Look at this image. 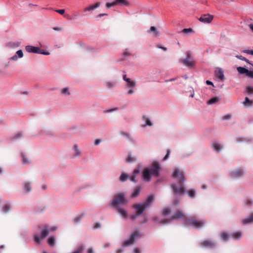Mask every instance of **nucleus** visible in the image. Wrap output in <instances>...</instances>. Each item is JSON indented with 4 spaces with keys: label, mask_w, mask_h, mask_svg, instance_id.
Wrapping results in <instances>:
<instances>
[{
    "label": "nucleus",
    "mask_w": 253,
    "mask_h": 253,
    "mask_svg": "<svg viewBox=\"0 0 253 253\" xmlns=\"http://www.w3.org/2000/svg\"><path fill=\"white\" fill-rule=\"evenodd\" d=\"M38 54H43L45 55H48L50 54V53L48 51H44L43 49H42L40 48L39 52Z\"/></svg>",
    "instance_id": "nucleus-49"
},
{
    "label": "nucleus",
    "mask_w": 253,
    "mask_h": 253,
    "mask_svg": "<svg viewBox=\"0 0 253 253\" xmlns=\"http://www.w3.org/2000/svg\"><path fill=\"white\" fill-rule=\"evenodd\" d=\"M83 216V215L77 216L74 219V221L75 222H79L81 220V219L82 218Z\"/></svg>",
    "instance_id": "nucleus-50"
},
{
    "label": "nucleus",
    "mask_w": 253,
    "mask_h": 253,
    "mask_svg": "<svg viewBox=\"0 0 253 253\" xmlns=\"http://www.w3.org/2000/svg\"><path fill=\"white\" fill-rule=\"evenodd\" d=\"M176 79V78H171L169 80H167L165 81L166 82H172L175 81Z\"/></svg>",
    "instance_id": "nucleus-63"
},
{
    "label": "nucleus",
    "mask_w": 253,
    "mask_h": 253,
    "mask_svg": "<svg viewBox=\"0 0 253 253\" xmlns=\"http://www.w3.org/2000/svg\"><path fill=\"white\" fill-rule=\"evenodd\" d=\"M55 11L61 15L64 14V13H65L64 9H57V10H55Z\"/></svg>",
    "instance_id": "nucleus-57"
},
{
    "label": "nucleus",
    "mask_w": 253,
    "mask_h": 253,
    "mask_svg": "<svg viewBox=\"0 0 253 253\" xmlns=\"http://www.w3.org/2000/svg\"><path fill=\"white\" fill-rule=\"evenodd\" d=\"M219 101V98L218 97H213V98H211V99H210L208 101L207 103L209 105H211V104H213L217 103Z\"/></svg>",
    "instance_id": "nucleus-35"
},
{
    "label": "nucleus",
    "mask_w": 253,
    "mask_h": 253,
    "mask_svg": "<svg viewBox=\"0 0 253 253\" xmlns=\"http://www.w3.org/2000/svg\"><path fill=\"white\" fill-rule=\"evenodd\" d=\"M47 242L48 245L50 247L54 246L55 244V238L53 236H49L47 240Z\"/></svg>",
    "instance_id": "nucleus-29"
},
{
    "label": "nucleus",
    "mask_w": 253,
    "mask_h": 253,
    "mask_svg": "<svg viewBox=\"0 0 253 253\" xmlns=\"http://www.w3.org/2000/svg\"><path fill=\"white\" fill-rule=\"evenodd\" d=\"M241 222L243 225L253 223V213L247 217L242 219Z\"/></svg>",
    "instance_id": "nucleus-21"
},
{
    "label": "nucleus",
    "mask_w": 253,
    "mask_h": 253,
    "mask_svg": "<svg viewBox=\"0 0 253 253\" xmlns=\"http://www.w3.org/2000/svg\"><path fill=\"white\" fill-rule=\"evenodd\" d=\"M87 253H93V249L92 248H89L87 250Z\"/></svg>",
    "instance_id": "nucleus-64"
},
{
    "label": "nucleus",
    "mask_w": 253,
    "mask_h": 253,
    "mask_svg": "<svg viewBox=\"0 0 253 253\" xmlns=\"http://www.w3.org/2000/svg\"><path fill=\"white\" fill-rule=\"evenodd\" d=\"M253 50H245L244 51V52L246 53H247V54H249L252 55V52H253Z\"/></svg>",
    "instance_id": "nucleus-60"
},
{
    "label": "nucleus",
    "mask_w": 253,
    "mask_h": 253,
    "mask_svg": "<svg viewBox=\"0 0 253 253\" xmlns=\"http://www.w3.org/2000/svg\"><path fill=\"white\" fill-rule=\"evenodd\" d=\"M179 62L190 68H193L196 65V61L189 53H186L185 58L179 59Z\"/></svg>",
    "instance_id": "nucleus-8"
},
{
    "label": "nucleus",
    "mask_w": 253,
    "mask_h": 253,
    "mask_svg": "<svg viewBox=\"0 0 253 253\" xmlns=\"http://www.w3.org/2000/svg\"><path fill=\"white\" fill-rule=\"evenodd\" d=\"M117 211L122 216V218L126 219L128 217L127 211L123 207H120L116 208Z\"/></svg>",
    "instance_id": "nucleus-18"
},
{
    "label": "nucleus",
    "mask_w": 253,
    "mask_h": 253,
    "mask_svg": "<svg viewBox=\"0 0 253 253\" xmlns=\"http://www.w3.org/2000/svg\"><path fill=\"white\" fill-rule=\"evenodd\" d=\"M246 91L249 95L253 94V87L250 86L247 87Z\"/></svg>",
    "instance_id": "nucleus-44"
},
{
    "label": "nucleus",
    "mask_w": 253,
    "mask_h": 253,
    "mask_svg": "<svg viewBox=\"0 0 253 253\" xmlns=\"http://www.w3.org/2000/svg\"><path fill=\"white\" fill-rule=\"evenodd\" d=\"M101 227V224L100 223H98V222H97V223H95L93 226V228L94 229H97V228H99Z\"/></svg>",
    "instance_id": "nucleus-58"
},
{
    "label": "nucleus",
    "mask_w": 253,
    "mask_h": 253,
    "mask_svg": "<svg viewBox=\"0 0 253 253\" xmlns=\"http://www.w3.org/2000/svg\"><path fill=\"white\" fill-rule=\"evenodd\" d=\"M25 50L28 53H38L40 51V47L32 45H26Z\"/></svg>",
    "instance_id": "nucleus-19"
},
{
    "label": "nucleus",
    "mask_w": 253,
    "mask_h": 253,
    "mask_svg": "<svg viewBox=\"0 0 253 253\" xmlns=\"http://www.w3.org/2000/svg\"><path fill=\"white\" fill-rule=\"evenodd\" d=\"M200 244L202 247L209 249H213L216 245L214 241L209 240L202 241Z\"/></svg>",
    "instance_id": "nucleus-13"
},
{
    "label": "nucleus",
    "mask_w": 253,
    "mask_h": 253,
    "mask_svg": "<svg viewBox=\"0 0 253 253\" xmlns=\"http://www.w3.org/2000/svg\"><path fill=\"white\" fill-rule=\"evenodd\" d=\"M10 206L8 204H5L3 206L2 208V211L4 212V213H6L7 212H8L9 210H10Z\"/></svg>",
    "instance_id": "nucleus-42"
},
{
    "label": "nucleus",
    "mask_w": 253,
    "mask_h": 253,
    "mask_svg": "<svg viewBox=\"0 0 253 253\" xmlns=\"http://www.w3.org/2000/svg\"><path fill=\"white\" fill-rule=\"evenodd\" d=\"M244 171L241 169H237L230 171L229 174L232 178H238L243 175Z\"/></svg>",
    "instance_id": "nucleus-12"
},
{
    "label": "nucleus",
    "mask_w": 253,
    "mask_h": 253,
    "mask_svg": "<svg viewBox=\"0 0 253 253\" xmlns=\"http://www.w3.org/2000/svg\"><path fill=\"white\" fill-rule=\"evenodd\" d=\"M123 79L126 82L125 88L126 90V94L130 95L134 94L136 92V81L127 77L126 74L123 75Z\"/></svg>",
    "instance_id": "nucleus-4"
},
{
    "label": "nucleus",
    "mask_w": 253,
    "mask_h": 253,
    "mask_svg": "<svg viewBox=\"0 0 253 253\" xmlns=\"http://www.w3.org/2000/svg\"><path fill=\"white\" fill-rule=\"evenodd\" d=\"M117 4L116 2V0L112 2H107L105 4V6L107 8H110V7L112 6H114L116 5Z\"/></svg>",
    "instance_id": "nucleus-41"
},
{
    "label": "nucleus",
    "mask_w": 253,
    "mask_h": 253,
    "mask_svg": "<svg viewBox=\"0 0 253 253\" xmlns=\"http://www.w3.org/2000/svg\"><path fill=\"white\" fill-rule=\"evenodd\" d=\"M143 220H142V221H141V223H146V222L147 221V220H148L147 218L146 217V216H144L143 217Z\"/></svg>",
    "instance_id": "nucleus-59"
},
{
    "label": "nucleus",
    "mask_w": 253,
    "mask_h": 253,
    "mask_svg": "<svg viewBox=\"0 0 253 253\" xmlns=\"http://www.w3.org/2000/svg\"><path fill=\"white\" fill-rule=\"evenodd\" d=\"M236 57L238 58V59H240V60H243V61H245L246 62H247L248 63H249V64L250 65H253V63H251L248 59H247V58H246L245 57L241 56V55H237L236 56Z\"/></svg>",
    "instance_id": "nucleus-43"
},
{
    "label": "nucleus",
    "mask_w": 253,
    "mask_h": 253,
    "mask_svg": "<svg viewBox=\"0 0 253 253\" xmlns=\"http://www.w3.org/2000/svg\"><path fill=\"white\" fill-rule=\"evenodd\" d=\"M60 94L64 96H68L71 94L70 89L68 87L62 88L60 90Z\"/></svg>",
    "instance_id": "nucleus-25"
},
{
    "label": "nucleus",
    "mask_w": 253,
    "mask_h": 253,
    "mask_svg": "<svg viewBox=\"0 0 253 253\" xmlns=\"http://www.w3.org/2000/svg\"><path fill=\"white\" fill-rule=\"evenodd\" d=\"M252 65L253 66V63ZM246 75L250 78H253V70L252 71L248 70V72H247Z\"/></svg>",
    "instance_id": "nucleus-52"
},
{
    "label": "nucleus",
    "mask_w": 253,
    "mask_h": 253,
    "mask_svg": "<svg viewBox=\"0 0 253 253\" xmlns=\"http://www.w3.org/2000/svg\"><path fill=\"white\" fill-rule=\"evenodd\" d=\"M140 192V187L135 188L134 190V191L133 192V193H132V194L131 195V198H135V197H137L139 195Z\"/></svg>",
    "instance_id": "nucleus-36"
},
{
    "label": "nucleus",
    "mask_w": 253,
    "mask_h": 253,
    "mask_svg": "<svg viewBox=\"0 0 253 253\" xmlns=\"http://www.w3.org/2000/svg\"><path fill=\"white\" fill-rule=\"evenodd\" d=\"M220 237L221 239L224 241H227L229 238V236L225 232H222L220 235Z\"/></svg>",
    "instance_id": "nucleus-39"
},
{
    "label": "nucleus",
    "mask_w": 253,
    "mask_h": 253,
    "mask_svg": "<svg viewBox=\"0 0 253 253\" xmlns=\"http://www.w3.org/2000/svg\"><path fill=\"white\" fill-rule=\"evenodd\" d=\"M73 155L74 158H79L82 156V151L77 144H74L73 146Z\"/></svg>",
    "instance_id": "nucleus-14"
},
{
    "label": "nucleus",
    "mask_w": 253,
    "mask_h": 253,
    "mask_svg": "<svg viewBox=\"0 0 253 253\" xmlns=\"http://www.w3.org/2000/svg\"><path fill=\"white\" fill-rule=\"evenodd\" d=\"M133 253H140L139 249L138 248H134Z\"/></svg>",
    "instance_id": "nucleus-61"
},
{
    "label": "nucleus",
    "mask_w": 253,
    "mask_h": 253,
    "mask_svg": "<svg viewBox=\"0 0 253 253\" xmlns=\"http://www.w3.org/2000/svg\"><path fill=\"white\" fill-rule=\"evenodd\" d=\"M127 203V200L125 197L124 193H119L117 194L112 201L111 204L112 206L117 208L121 207V205H125Z\"/></svg>",
    "instance_id": "nucleus-7"
},
{
    "label": "nucleus",
    "mask_w": 253,
    "mask_h": 253,
    "mask_svg": "<svg viewBox=\"0 0 253 253\" xmlns=\"http://www.w3.org/2000/svg\"><path fill=\"white\" fill-rule=\"evenodd\" d=\"M185 217L184 213L182 211L179 210L176 211L174 215L171 216L169 219L156 216L153 218V220L158 223L165 224L169 223L171 220L181 219Z\"/></svg>",
    "instance_id": "nucleus-5"
},
{
    "label": "nucleus",
    "mask_w": 253,
    "mask_h": 253,
    "mask_svg": "<svg viewBox=\"0 0 253 253\" xmlns=\"http://www.w3.org/2000/svg\"><path fill=\"white\" fill-rule=\"evenodd\" d=\"M181 33H183L185 35H188L189 34L193 33V30L192 28H185L183 29L181 32Z\"/></svg>",
    "instance_id": "nucleus-37"
},
{
    "label": "nucleus",
    "mask_w": 253,
    "mask_h": 253,
    "mask_svg": "<svg viewBox=\"0 0 253 253\" xmlns=\"http://www.w3.org/2000/svg\"><path fill=\"white\" fill-rule=\"evenodd\" d=\"M170 212V210L169 208H165L163 209L162 211V215L164 217L168 215Z\"/></svg>",
    "instance_id": "nucleus-38"
},
{
    "label": "nucleus",
    "mask_w": 253,
    "mask_h": 253,
    "mask_svg": "<svg viewBox=\"0 0 253 253\" xmlns=\"http://www.w3.org/2000/svg\"><path fill=\"white\" fill-rule=\"evenodd\" d=\"M212 147L216 152H219L222 149V145L221 143L216 141L212 142Z\"/></svg>",
    "instance_id": "nucleus-22"
},
{
    "label": "nucleus",
    "mask_w": 253,
    "mask_h": 253,
    "mask_svg": "<svg viewBox=\"0 0 253 253\" xmlns=\"http://www.w3.org/2000/svg\"><path fill=\"white\" fill-rule=\"evenodd\" d=\"M242 235V233L240 231L234 232L231 235L232 237L235 240L240 239L241 238Z\"/></svg>",
    "instance_id": "nucleus-31"
},
{
    "label": "nucleus",
    "mask_w": 253,
    "mask_h": 253,
    "mask_svg": "<svg viewBox=\"0 0 253 253\" xmlns=\"http://www.w3.org/2000/svg\"><path fill=\"white\" fill-rule=\"evenodd\" d=\"M156 47L158 48L162 49L163 51H166L167 50V48L164 46H162L160 45H157Z\"/></svg>",
    "instance_id": "nucleus-55"
},
{
    "label": "nucleus",
    "mask_w": 253,
    "mask_h": 253,
    "mask_svg": "<svg viewBox=\"0 0 253 253\" xmlns=\"http://www.w3.org/2000/svg\"><path fill=\"white\" fill-rule=\"evenodd\" d=\"M124 251L123 249H119L116 250V253H122Z\"/></svg>",
    "instance_id": "nucleus-62"
},
{
    "label": "nucleus",
    "mask_w": 253,
    "mask_h": 253,
    "mask_svg": "<svg viewBox=\"0 0 253 253\" xmlns=\"http://www.w3.org/2000/svg\"><path fill=\"white\" fill-rule=\"evenodd\" d=\"M100 5V2H96L94 5H90L89 6L85 7L84 9V12L91 11L94 10L95 9L98 8V7H99Z\"/></svg>",
    "instance_id": "nucleus-26"
},
{
    "label": "nucleus",
    "mask_w": 253,
    "mask_h": 253,
    "mask_svg": "<svg viewBox=\"0 0 253 253\" xmlns=\"http://www.w3.org/2000/svg\"><path fill=\"white\" fill-rule=\"evenodd\" d=\"M141 237V235L139 232L137 230H135L131 234L129 239L123 242V245L124 247L129 246L133 243L135 239L140 238Z\"/></svg>",
    "instance_id": "nucleus-11"
},
{
    "label": "nucleus",
    "mask_w": 253,
    "mask_h": 253,
    "mask_svg": "<svg viewBox=\"0 0 253 253\" xmlns=\"http://www.w3.org/2000/svg\"><path fill=\"white\" fill-rule=\"evenodd\" d=\"M154 200V197L152 195H150L147 198L144 202L141 204H134L133 206V208L135 209L136 212L140 215L145 209L150 207Z\"/></svg>",
    "instance_id": "nucleus-6"
},
{
    "label": "nucleus",
    "mask_w": 253,
    "mask_h": 253,
    "mask_svg": "<svg viewBox=\"0 0 253 253\" xmlns=\"http://www.w3.org/2000/svg\"><path fill=\"white\" fill-rule=\"evenodd\" d=\"M22 185L23 187V191L25 193H28L31 191L32 188L31 182L29 181H24Z\"/></svg>",
    "instance_id": "nucleus-20"
},
{
    "label": "nucleus",
    "mask_w": 253,
    "mask_h": 253,
    "mask_svg": "<svg viewBox=\"0 0 253 253\" xmlns=\"http://www.w3.org/2000/svg\"><path fill=\"white\" fill-rule=\"evenodd\" d=\"M140 215L139 214L137 213V212H135V213L132 214L130 216V219L132 220V221H134V220L136 219V218L139 216Z\"/></svg>",
    "instance_id": "nucleus-48"
},
{
    "label": "nucleus",
    "mask_w": 253,
    "mask_h": 253,
    "mask_svg": "<svg viewBox=\"0 0 253 253\" xmlns=\"http://www.w3.org/2000/svg\"><path fill=\"white\" fill-rule=\"evenodd\" d=\"M245 203L248 206H250L252 205V204H253V201L252 200L250 199H247L245 201Z\"/></svg>",
    "instance_id": "nucleus-53"
},
{
    "label": "nucleus",
    "mask_w": 253,
    "mask_h": 253,
    "mask_svg": "<svg viewBox=\"0 0 253 253\" xmlns=\"http://www.w3.org/2000/svg\"><path fill=\"white\" fill-rule=\"evenodd\" d=\"M22 163L23 165H29L31 163V161L27 156L24 153L21 154Z\"/></svg>",
    "instance_id": "nucleus-28"
},
{
    "label": "nucleus",
    "mask_w": 253,
    "mask_h": 253,
    "mask_svg": "<svg viewBox=\"0 0 253 253\" xmlns=\"http://www.w3.org/2000/svg\"><path fill=\"white\" fill-rule=\"evenodd\" d=\"M216 76L220 80L223 81L225 79L223 71L220 68H217L215 71Z\"/></svg>",
    "instance_id": "nucleus-23"
},
{
    "label": "nucleus",
    "mask_w": 253,
    "mask_h": 253,
    "mask_svg": "<svg viewBox=\"0 0 253 253\" xmlns=\"http://www.w3.org/2000/svg\"><path fill=\"white\" fill-rule=\"evenodd\" d=\"M22 137V134L21 133H17L13 136L14 139H17Z\"/></svg>",
    "instance_id": "nucleus-51"
},
{
    "label": "nucleus",
    "mask_w": 253,
    "mask_h": 253,
    "mask_svg": "<svg viewBox=\"0 0 253 253\" xmlns=\"http://www.w3.org/2000/svg\"><path fill=\"white\" fill-rule=\"evenodd\" d=\"M170 153V151L169 150H167V154L166 155V156H165V157L163 159V160L164 161L166 160L167 159H168L169 158Z\"/></svg>",
    "instance_id": "nucleus-54"
},
{
    "label": "nucleus",
    "mask_w": 253,
    "mask_h": 253,
    "mask_svg": "<svg viewBox=\"0 0 253 253\" xmlns=\"http://www.w3.org/2000/svg\"><path fill=\"white\" fill-rule=\"evenodd\" d=\"M147 32L148 33H152L154 37H157L160 36V32L158 29L154 26H151Z\"/></svg>",
    "instance_id": "nucleus-24"
},
{
    "label": "nucleus",
    "mask_w": 253,
    "mask_h": 253,
    "mask_svg": "<svg viewBox=\"0 0 253 253\" xmlns=\"http://www.w3.org/2000/svg\"><path fill=\"white\" fill-rule=\"evenodd\" d=\"M160 170L159 164L157 162L153 163L151 166L144 169L142 172V177L145 181H150L151 176H158Z\"/></svg>",
    "instance_id": "nucleus-2"
},
{
    "label": "nucleus",
    "mask_w": 253,
    "mask_h": 253,
    "mask_svg": "<svg viewBox=\"0 0 253 253\" xmlns=\"http://www.w3.org/2000/svg\"><path fill=\"white\" fill-rule=\"evenodd\" d=\"M172 175V177L177 180L179 185L177 186L175 184H171V187L173 193L175 195H182L184 192V188L182 184V183L185 180L184 172L178 168H174Z\"/></svg>",
    "instance_id": "nucleus-1"
},
{
    "label": "nucleus",
    "mask_w": 253,
    "mask_h": 253,
    "mask_svg": "<svg viewBox=\"0 0 253 253\" xmlns=\"http://www.w3.org/2000/svg\"><path fill=\"white\" fill-rule=\"evenodd\" d=\"M56 226L45 225L41 229L40 235L36 234L34 235V240L36 244H40L41 241L49 234V232H53L57 230Z\"/></svg>",
    "instance_id": "nucleus-3"
},
{
    "label": "nucleus",
    "mask_w": 253,
    "mask_h": 253,
    "mask_svg": "<svg viewBox=\"0 0 253 253\" xmlns=\"http://www.w3.org/2000/svg\"><path fill=\"white\" fill-rule=\"evenodd\" d=\"M105 86L108 89H112L116 87V83L115 81H106L105 82Z\"/></svg>",
    "instance_id": "nucleus-27"
},
{
    "label": "nucleus",
    "mask_w": 253,
    "mask_h": 253,
    "mask_svg": "<svg viewBox=\"0 0 253 253\" xmlns=\"http://www.w3.org/2000/svg\"><path fill=\"white\" fill-rule=\"evenodd\" d=\"M237 70L238 72L241 74H246L247 75V72H248V70L245 68L239 67H237Z\"/></svg>",
    "instance_id": "nucleus-34"
},
{
    "label": "nucleus",
    "mask_w": 253,
    "mask_h": 253,
    "mask_svg": "<svg viewBox=\"0 0 253 253\" xmlns=\"http://www.w3.org/2000/svg\"><path fill=\"white\" fill-rule=\"evenodd\" d=\"M188 195L191 198H195L196 197V190L194 189H191L187 191Z\"/></svg>",
    "instance_id": "nucleus-33"
},
{
    "label": "nucleus",
    "mask_w": 253,
    "mask_h": 253,
    "mask_svg": "<svg viewBox=\"0 0 253 253\" xmlns=\"http://www.w3.org/2000/svg\"><path fill=\"white\" fill-rule=\"evenodd\" d=\"M212 19L213 16L209 14H204L199 18L200 21L206 24L211 23Z\"/></svg>",
    "instance_id": "nucleus-15"
},
{
    "label": "nucleus",
    "mask_w": 253,
    "mask_h": 253,
    "mask_svg": "<svg viewBox=\"0 0 253 253\" xmlns=\"http://www.w3.org/2000/svg\"><path fill=\"white\" fill-rule=\"evenodd\" d=\"M117 4H121L126 6L130 5V2L127 0H116Z\"/></svg>",
    "instance_id": "nucleus-32"
},
{
    "label": "nucleus",
    "mask_w": 253,
    "mask_h": 253,
    "mask_svg": "<svg viewBox=\"0 0 253 253\" xmlns=\"http://www.w3.org/2000/svg\"><path fill=\"white\" fill-rule=\"evenodd\" d=\"M185 223L187 225H190L194 227L199 228L204 226L205 222L204 220H198L193 218H187L185 220Z\"/></svg>",
    "instance_id": "nucleus-10"
},
{
    "label": "nucleus",
    "mask_w": 253,
    "mask_h": 253,
    "mask_svg": "<svg viewBox=\"0 0 253 253\" xmlns=\"http://www.w3.org/2000/svg\"><path fill=\"white\" fill-rule=\"evenodd\" d=\"M232 118V115L230 114H227L222 116V120H230Z\"/></svg>",
    "instance_id": "nucleus-45"
},
{
    "label": "nucleus",
    "mask_w": 253,
    "mask_h": 253,
    "mask_svg": "<svg viewBox=\"0 0 253 253\" xmlns=\"http://www.w3.org/2000/svg\"><path fill=\"white\" fill-rule=\"evenodd\" d=\"M84 250V247L82 245L78 247L74 252L71 253H82Z\"/></svg>",
    "instance_id": "nucleus-40"
},
{
    "label": "nucleus",
    "mask_w": 253,
    "mask_h": 253,
    "mask_svg": "<svg viewBox=\"0 0 253 253\" xmlns=\"http://www.w3.org/2000/svg\"><path fill=\"white\" fill-rule=\"evenodd\" d=\"M140 172V169H135L132 175H127L125 173H122L120 177H119V180L121 182H125L128 179H129V180L133 182L136 183L137 181L135 179L136 176Z\"/></svg>",
    "instance_id": "nucleus-9"
},
{
    "label": "nucleus",
    "mask_w": 253,
    "mask_h": 253,
    "mask_svg": "<svg viewBox=\"0 0 253 253\" xmlns=\"http://www.w3.org/2000/svg\"><path fill=\"white\" fill-rule=\"evenodd\" d=\"M121 134L122 135L126 137V138H127L128 139H130L131 137L130 134L127 132L122 131L121 132Z\"/></svg>",
    "instance_id": "nucleus-47"
},
{
    "label": "nucleus",
    "mask_w": 253,
    "mask_h": 253,
    "mask_svg": "<svg viewBox=\"0 0 253 253\" xmlns=\"http://www.w3.org/2000/svg\"><path fill=\"white\" fill-rule=\"evenodd\" d=\"M101 142V140L100 139H96L95 140L94 142V145L96 146L99 144Z\"/></svg>",
    "instance_id": "nucleus-56"
},
{
    "label": "nucleus",
    "mask_w": 253,
    "mask_h": 253,
    "mask_svg": "<svg viewBox=\"0 0 253 253\" xmlns=\"http://www.w3.org/2000/svg\"><path fill=\"white\" fill-rule=\"evenodd\" d=\"M244 104H249V105H252L253 104V101L250 100L249 98L246 97L245 101L244 102Z\"/></svg>",
    "instance_id": "nucleus-46"
},
{
    "label": "nucleus",
    "mask_w": 253,
    "mask_h": 253,
    "mask_svg": "<svg viewBox=\"0 0 253 253\" xmlns=\"http://www.w3.org/2000/svg\"><path fill=\"white\" fill-rule=\"evenodd\" d=\"M143 124L141 125V127L144 128L147 126L151 127L153 126V124L151 120L147 117L144 116L142 117Z\"/></svg>",
    "instance_id": "nucleus-16"
},
{
    "label": "nucleus",
    "mask_w": 253,
    "mask_h": 253,
    "mask_svg": "<svg viewBox=\"0 0 253 253\" xmlns=\"http://www.w3.org/2000/svg\"><path fill=\"white\" fill-rule=\"evenodd\" d=\"M136 159L135 156H132L131 154H128L126 158V162L130 163L136 161Z\"/></svg>",
    "instance_id": "nucleus-30"
},
{
    "label": "nucleus",
    "mask_w": 253,
    "mask_h": 253,
    "mask_svg": "<svg viewBox=\"0 0 253 253\" xmlns=\"http://www.w3.org/2000/svg\"><path fill=\"white\" fill-rule=\"evenodd\" d=\"M24 56L23 51L21 49L18 50L15 54L9 58V61H16L19 58H22Z\"/></svg>",
    "instance_id": "nucleus-17"
}]
</instances>
